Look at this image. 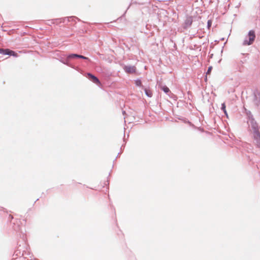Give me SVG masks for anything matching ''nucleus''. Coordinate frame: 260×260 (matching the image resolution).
I'll return each instance as SVG.
<instances>
[{"label": "nucleus", "instance_id": "f257e3e1", "mask_svg": "<svg viewBox=\"0 0 260 260\" xmlns=\"http://www.w3.org/2000/svg\"><path fill=\"white\" fill-rule=\"evenodd\" d=\"M246 114L248 119L247 123L249 125V131L252 135L254 144L257 148H260V127L250 111H248Z\"/></svg>", "mask_w": 260, "mask_h": 260}, {"label": "nucleus", "instance_id": "f03ea898", "mask_svg": "<svg viewBox=\"0 0 260 260\" xmlns=\"http://www.w3.org/2000/svg\"><path fill=\"white\" fill-rule=\"evenodd\" d=\"M19 231L21 233L20 237L22 239V245L19 244V246H17V257L29 255H30V253L29 250V248L26 243V237L25 234L26 231L25 229H24L23 230L22 228L20 229Z\"/></svg>", "mask_w": 260, "mask_h": 260}, {"label": "nucleus", "instance_id": "7ed1b4c3", "mask_svg": "<svg viewBox=\"0 0 260 260\" xmlns=\"http://www.w3.org/2000/svg\"><path fill=\"white\" fill-rule=\"evenodd\" d=\"M255 39V31L253 30H250L248 33V36L243 41V45H250L253 44Z\"/></svg>", "mask_w": 260, "mask_h": 260}, {"label": "nucleus", "instance_id": "20e7f679", "mask_svg": "<svg viewBox=\"0 0 260 260\" xmlns=\"http://www.w3.org/2000/svg\"><path fill=\"white\" fill-rule=\"evenodd\" d=\"M0 54L4 55H8L10 56H13L16 57V52L8 48L4 49L0 48Z\"/></svg>", "mask_w": 260, "mask_h": 260}, {"label": "nucleus", "instance_id": "39448f33", "mask_svg": "<svg viewBox=\"0 0 260 260\" xmlns=\"http://www.w3.org/2000/svg\"><path fill=\"white\" fill-rule=\"evenodd\" d=\"M193 18L192 16H187L182 25V27L184 29H187L189 28L192 23Z\"/></svg>", "mask_w": 260, "mask_h": 260}, {"label": "nucleus", "instance_id": "423d86ee", "mask_svg": "<svg viewBox=\"0 0 260 260\" xmlns=\"http://www.w3.org/2000/svg\"><path fill=\"white\" fill-rule=\"evenodd\" d=\"M72 58H68V55L67 56V57L65 58H63V57H61L60 58L59 60V61L62 62V63L74 69H75L76 70H78V67H75V66L73 65L72 63H70V59H72Z\"/></svg>", "mask_w": 260, "mask_h": 260}, {"label": "nucleus", "instance_id": "0eeeda50", "mask_svg": "<svg viewBox=\"0 0 260 260\" xmlns=\"http://www.w3.org/2000/svg\"><path fill=\"white\" fill-rule=\"evenodd\" d=\"M253 103L258 106L260 105V93L257 90H254L253 92Z\"/></svg>", "mask_w": 260, "mask_h": 260}, {"label": "nucleus", "instance_id": "6e6552de", "mask_svg": "<svg viewBox=\"0 0 260 260\" xmlns=\"http://www.w3.org/2000/svg\"><path fill=\"white\" fill-rule=\"evenodd\" d=\"M86 77L93 83L97 85H100L101 84L100 80L98 78V77L90 73H87L86 74Z\"/></svg>", "mask_w": 260, "mask_h": 260}, {"label": "nucleus", "instance_id": "1a4fd4ad", "mask_svg": "<svg viewBox=\"0 0 260 260\" xmlns=\"http://www.w3.org/2000/svg\"><path fill=\"white\" fill-rule=\"evenodd\" d=\"M68 58H73V59L80 58V59H83L87 60L88 61H91L90 59L88 57L84 56L82 55L76 54V53L69 54L68 55Z\"/></svg>", "mask_w": 260, "mask_h": 260}, {"label": "nucleus", "instance_id": "9d476101", "mask_svg": "<svg viewBox=\"0 0 260 260\" xmlns=\"http://www.w3.org/2000/svg\"><path fill=\"white\" fill-rule=\"evenodd\" d=\"M76 20H78V21H80V19L76 16H70L64 18H61L62 23L68 24L70 21H75Z\"/></svg>", "mask_w": 260, "mask_h": 260}, {"label": "nucleus", "instance_id": "9b49d317", "mask_svg": "<svg viewBox=\"0 0 260 260\" xmlns=\"http://www.w3.org/2000/svg\"><path fill=\"white\" fill-rule=\"evenodd\" d=\"M124 70L127 73L133 74L136 72V68L132 66H125Z\"/></svg>", "mask_w": 260, "mask_h": 260}, {"label": "nucleus", "instance_id": "f8f14e48", "mask_svg": "<svg viewBox=\"0 0 260 260\" xmlns=\"http://www.w3.org/2000/svg\"><path fill=\"white\" fill-rule=\"evenodd\" d=\"M160 89L171 98H173L174 96V94L171 92L170 89L166 85L160 86Z\"/></svg>", "mask_w": 260, "mask_h": 260}, {"label": "nucleus", "instance_id": "ddd939ff", "mask_svg": "<svg viewBox=\"0 0 260 260\" xmlns=\"http://www.w3.org/2000/svg\"><path fill=\"white\" fill-rule=\"evenodd\" d=\"M142 89H144L145 94L148 97L151 98L152 96V92L149 88L142 87Z\"/></svg>", "mask_w": 260, "mask_h": 260}, {"label": "nucleus", "instance_id": "4468645a", "mask_svg": "<svg viewBox=\"0 0 260 260\" xmlns=\"http://www.w3.org/2000/svg\"><path fill=\"white\" fill-rule=\"evenodd\" d=\"M18 220V218H17V220ZM20 224L18 223V222L17 221V226H25L26 223V220L25 218H19Z\"/></svg>", "mask_w": 260, "mask_h": 260}, {"label": "nucleus", "instance_id": "2eb2a0df", "mask_svg": "<svg viewBox=\"0 0 260 260\" xmlns=\"http://www.w3.org/2000/svg\"><path fill=\"white\" fill-rule=\"evenodd\" d=\"M221 110L223 112L226 117L228 118V114L226 110V106L224 103L221 104Z\"/></svg>", "mask_w": 260, "mask_h": 260}, {"label": "nucleus", "instance_id": "dca6fc26", "mask_svg": "<svg viewBox=\"0 0 260 260\" xmlns=\"http://www.w3.org/2000/svg\"><path fill=\"white\" fill-rule=\"evenodd\" d=\"M51 21V23H52L55 24L56 25H58L59 23H62L61 18L53 19H52Z\"/></svg>", "mask_w": 260, "mask_h": 260}, {"label": "nucleus", "instance_id": "f3484780", "mask_svg": "<svg viewBox=\"0 0 260 260\" xmlns=\"http://www.w3.org/2000/svg\"><path fill=\"white\" fill-rule=\"evenodd\" d=\"M135 85L137 86H139V87H144L142 85V82H141V81L140 79H137L136 80H135Z\"/></svg>", "mask_w": 260, "mask_h": 260}, {"label": "nucleus", "instance_id": "a211bd4d", "mask_svg": "<svg viewBox=\"0 0 260 260\" xmlns=\"http://www.w3.org/2000/svg\"><path fill=\"white\" fill-rule=\"evenodd\" d=\"M212 25V21L211 20H209L207 22V27L209 28Z\"/></svg>", "mask_w": 260, "mask_h": 260}, {"label": "nucleus", "instance_id": "6ab92c4d", "mask_svg": "<svg viewBox=\"0 0 260 260\" xmlns=\"http://www.w3.org/2000/svg\"><path fill=\"white\" fill-rule=\"evenodd\" d=\"M212 69V67L211 66L208 67L206 74H210L211 72Z\"/></svg>", "mask_w": 260, "mask_h": 260}, {"label": "nucleus", "instance_id": "aec40b11", "mask_svg": "<svg viewBox=\"0 0 260 260\" xmlns=\"http://www.w3.org/2000/svg\"><path fill=\"white\" fill-rule=\"evenodd\" d=\"M122 114L124 115L125 114V111H122Z\"/></svg>", "mask_w": 260, "mask_h": 260}, {"label": "nucleus", "instance_id": "412c9836", "mask_svg": "<svg viewBox=\"0 0 260 260\" xmlns=\"http://www.w3.org/2000/svg\"><path fill=\"white\" fill-rule=\"evenodd\" d=\"M9 217H11V218H13V217L11 215H9Z\"/></svg>", "mask_w": 260, "mask_h": 260}, {"label": "nucleus", "instance_id": "4be33fe9", "mask_svg": "<svg viewBox=\"0 0 260 260\" xmlns=\"http://www.w3.org/2000/svg\"><path fill=\"white\" fill-rule=\"evenodd\" d=\"M194 37V35L192 36V37H190V38H192V37Z\"/></svg>", "mask_w": 260, "mask_h": 260}, {"label": "nucleus", "instance_id": "5701e85b", "mask_svg": "<svg viewBox=\"0 0 260 260\" xmlns=\"http://www.w3.org/2000/svg\"><path fill=\"white\" fill-rule=\"evenodd\" d=\"M194 37V35L192 36V37H190V38H192V37Z\"/></svg>", "mask_w": 260, "mask_h": 260}, {"label": "nucleus", "instance_id": "b1692460", "mask_svg": "<svg viewBox=\"0 0 260 260\" xmlns=\"http://www.w3.org/2000/svg\"><path fill=\"white\" fill-rule=\"evenodd\" d=\"M194 37V35L192 36V37H190V38H192V37Z\"/></svg>", "mask_w": 260, "mask_h": 260}, {"label": "nucleus", "instance_id": "393cba45", "mask_svg": "<svg viewBox=\"0 0 260 260\" xmlns=\"http://www.w3.org/2000/svg\"><path fill=\"white\" fill-rule=\"evenodd\" d=\"M119 154H120V153H118L117 157L119 156Z\"/></svg>", "mask_w": 260, "mask_h": 260}, {"label": "nucleus", "instance_id": "a878e982", "mask_svg": "<svg viewBox=\"0 0 260 260\" xmlns=\"http://www.w3.org/2000/svg\"><path fill=\"white\" fill-rule=\"evenodd\" d=\"M15 259V258H13V259Z\"/></svg>", "mask_w": 260, "mask_h": 260}]
</instances>
